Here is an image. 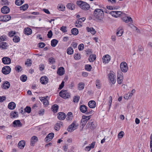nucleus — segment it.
Listing matches in <instances>:
<instances>
[{
  "mask_svg": "<svg viewBox=\"0 0 152 152\" xmlns=\"http://www.w3.org/2000/svg\"><path fill=\"white\" fill-rule=\"evenodd\" d=\"M76 3L80 8L85 11L88 10L90 7L89 4L82 1H78L76 2Z\"/></svg>",
  "mask_w": 152,
  "mask_h": 152,
  "instance_id": "obj_1",
  "label": "nucleus"
},
{
  "mask_svg": "<svg viewBox=\"0 0 152 152\" xmlns=\"http://www.w3.org/2000/svg\"><path fill=\"white\" fill-rule=\"evenodd\" d=\"M104 11L100 9H96L94 11V16L96 18L99 20H101L104 17Z\"/></svg>",
  "mask_w": 152,
  "mask_h": 152,
  "instance_id": "obj_2",
  "label": "nucleus"
},
{
  "mask_svg": "<svg viewBox=\"0 0 152 152\" xmlns=\"http://www.w3.org/2000/svg\"><path fill=\"white\" fill-rule=\"evenodd\" d=\"M59 95L64 99H66L70 97V94L66 90H62L59 93Z\"/></svg>",
  "mask_w": 152,
  "mask_h": 152,
  "instance_id": "obj_3",
  "label": "nucleus"
},
{
  "mask_svg": "<svg viewBox=\"0 0 152 152\" xmlns=\"http://www.w3.org/2000/svg\"><path fill=\"white\" fill-rule=\"evenodd\" d=\"M110 14H111L113 16L117 18L121 16H124L125 15V14L121 11H113L110 12Z\"/></svg>",
  "mask_w": 152,
  "mask_h": 152,
  "instance_id": "obj_4",
  "label": "nucleus"
},
{
  "mask_svg": "<svg viewBox=\"0 0 152 152\" xmlns=\"http://www.w3.org/2000/svg\"><path fill=\"white\" fill-rule=\"evenodd\" d=\"M75 123V121H74L68 127L67 130L68 132H72L77 128V126Z\"/></svg>",
  "mask_w": 152,
  "mask_h": 152,
  "instance_id": "obj_5",
  "label": "nucleus"
},
{
  "mask_svg": "<svg viewBox=\"0 0 152 152\" xmlns=\"http://www.w3.org/2000/svg\"><path fill=\"white\" fill-rule=\"evenodd\" d=\"M121 69L122 72H126L127 71L128 67L127 63L125 62H123L120 64Z\"/></svg>",
  "mask_w": 152,
  "mask_h": 152,
  "instance_id": "obj_6",
  "label": "nucleus"
},
{
  "mask_svg": "<svg viewBox=\"0 0 152 152\" xmlns=\"http://www.w3.org/2000/svg\"><path fill=\"white\" fill-rule=\"evenodd\" d=\"M1 71L3 74L6 75L10 73L11 69L9 66H6L2 68Z\"/></svg>",
  "mask_w": 152,
  "mask_h": 152,
  "instance_id": "obj_7",
  "label": "nucleus"
},
{
  "mask_svg": "<svg viewBox=\"0 0 152 152\" xmlns=\"http://www.w3.org/2000/svg\"><path fill=\"white\" fill-rule=\"evenodd\" d=\"M11 17L10 15H2L0 16V21L6 22L10 20Z\"/></svg>",
  "mask_w": 152,
  "mask_h": 152,
  "instance_id": "obj_8",
  "label": "nucleus"
},
{
  "mask_svg": "<svg viewBox=\"0 0 152 152\" xmlns=\"http://www.w3.org/2000/svg\"><path fill=\"white\" fill-rule=\"evenodd\" d=\"M85 20L86 18L84 17L78 19L75 23V26L78 28L81 27L82 26V22L84 21Z\"/></svg>",
  "mask_w": 152,
  "mask_h": 152,
  "instance_id": "obj_9",
  "label": "nucleus"
},
{
  "mask_svg": "<svg viewBox=\"0 0 152 152\" xmlns=\"http://www.w3.org/2000/svg\"><path fill=\"white\" fill-rule=\"evenodd\" d=\"M48 79L46 76H42L40 78V82L42 84H47L48 82Z\"/></svg>",
  "mask_w": 152,
  "mask_h": 152,
  "instance_id": "obj_10",
  "label": "nucleus"
},
{
  "mask_svg": "<svg viewBox=\"0 0 152 152\" xmlns=\"http://www.w3.org/2000/svg\"><path fill=\"white\" fill-rule=\"evenodd\" d=\"M109 77L111 83L113 84L115 83L116 81L115 75L112 73H110L109 74Z\"/></svg>",
  "mask_w": 152,
  "mask_h": 152,
  "instance_id": "obj_11",
  "label": "nucleus"
},
{
  "mask_svg": "<svg viewBox=\"0 0 152 152\" xmlns=\"http://www.w3.org/2000/svg\"><path fill=\"white\" fill-rule=\"evenodd\" d=\"M48 97V96L40 97V100L43 103L44 105L45 106H47L48 104V101L47 99Z\"/></svg>",
  "mask_w": 152,
  "mask_h": 152,
  "instance_id": "obj_12",
  "label": "nucleus"
},
{
  "mask_svg": "<svg viewBox=\"0 0 152 152\" xmlns=\"http://www.w3.org/2000/svg\"><path fill=\"white\" fill-rule=\"evenodd\" d=\"M2 62L5 64H9L11 63V60L10 58L7 57H4L2 59Z\"/></svg>",
  "mask_w": 152,
  "mask_h": 152,
  "instance_id": "obj_13",
  "label": "nucleus"
},
{
  "mask_svg": "<svg viewBox=\"0 0 152 152\" xmlns=\"http://www.w3.org/2000/svg\"><path fill=\"white\" fill-rule=\"evenodd\" d=\"M65 114L62 112L58 113L57 114V117L58 119L60 120H63L65 119L66 118Z\"/></svg>",
  "mask_w": 152,
  "mask_h": 152,
  "instance_id": "obj_14",
  "label": "nucleus"
},
{
  "mask_svg": "<svg viewBox=\"0 0 152 152\" xmlns=\"http://www.w3.org/2000/svg\"><path fill=\"white\" fill-rule=\"evenodd\" d=\"M38 139L36 136H33L31 138L30 145L31 146L34 145L35 143L38 141Z\"/></svg>",
  "mask_w": 152,
  "mask_h": 152,
  "instance_id": "obj_15",
  "label": "nucleus"
},
{
  "mask_svg": "<svg viewBox=\"0 0 152 152\" xmlns=\"http://www.w3.org/2000/svg\"><path fill=\"white\" fill-rule=\"evenodd\" d=\"M1 11L3 14H7L10 12V9L7 6H4L1 8Z\"/></svg>",
  "mask_w": 152,
  "mask_h": 152,
  "instance_id": "obj_16",
  "label": "nucleus"
},
{
  "mask_svg": "<svg viewBox=\"0 0 152 152\" xmlns=\"http://www.w3.org/2000/svg\"><path fill=\"white\" fill-rule=\"evenodd\" d=\"M111 57L109 55H106L103 58V62L105 63H108L110 60Z\"/></svg>",
  "mask_w": 152,
  "mask_h": 152,
  "instance_id": "obj_17",
  "label": "nucleus"
},
{
  "mask_svg": "<svg viewBox=\"0 0 152 152\" xmlns=\"http://www.w3.org/2000/svg\"><path fill=\"white\" fill-rule=\"evenodd\" d=\"M10 84L9 82L6 81L4 82L2 85L1 86L2 88L4 89H7L10 87Z\"/></svg>",
  "mask_w": 152,
  "mask_h": 152,
  "instance_id": "obj_18",
  "label": "nucleus"
},
{
  "mask_svg": "<svg viewBox=\"0 0 152 152\" xmlns=\"http://www.w3.org/2000/svg\"><path fill=\"white\" fill-rule=\"evenodd\" d=\"M13 124H14V127H21L22 126V124L21 123L20 121L19 120H15L13 122Z\"/></svg>",
  "mask_w": 152,
  "mask_h": 152,
  "instance_id": "obj_19",
  "label": "nucleus"
},
{
  "mask_svg": "<svg viewBox=\"0 0 152 152\" xmlns=\"http://www.w3.org/2000/svg\"><path fill=\"white\" fill-rule=\"evenodd\" d=\"M124 32L123 28L122 27H119L117 30L116 34L118 37H120L122 35Z\"/></svg>",
  "mask_w": 152,
  "mask_h": 152,
  "instance_id": "obj_20",
  "label": "nucleus"
},
{
  "mask_svg": "<svg viewBox=\"0 0 152 152\" xmlns=\"http://www.w3.org/2000/svg\"><path fill=\"white\" fill-rule=\"evenodd\" d=\"M88 106L90 108H94L96 106V103L94 101H90L88 103Z\"/></svg>",
  "mask_w": 152,
  "mask_h": 152,
  "instance_id": "obj_21",
  "label": "nucleus"
},
{
  "mask_svg": "<svg viewBox=\"0 0 152 152\" xmlns=\"http://www.w3.org/2000/svg\"><path fill=\"white\" fill-rule=\"evenodd\" d=\"M62 125V123L61 121H59L55 125L54 129L55 130L58 131L60 129L61 126Z\"/></svg>",
  "mask_w": 152,
  "mask_h": 152,
  "instance_id": "obj_22",
  "label": "nucleus"
},
{
  "mask_svg": "<svg viewBox=\"0 0 152 152\" xmlns=\"http://www.w3.org/2000/svg\"><path fill=\"white\" fill-rule=\"evenodd\" d=\"M80 110L83 113H85L87 110V107L85 105H82L80 106Z\"/></svg>",
  "mask_w": 152,
  "mask_h": 152,
  "instance_id": "obj_23",
  "label": "nucleus"
},
{
  "mask_svg": "<svg viewBox=\"0 0 152 152\" xmlns=\"http://www.w3.org/2000/svg\"><path fill=\"white\" fill-rule=\"evenodd\" d=\"M25 145V142L24 140H22L19 142L18 146L20 149H23Z\"/></svg>",
  "mask_w": 152,
  "mask_h": 152,
  "instance_id": "obj_24",
  "label": "nucleus"
},
{
  "mask_svg": "<svg viewBox=\"0 0 152 152\" xmlns=\"http://www.w3.org/2000/svg\"><path fill=\"white\" fill-rule=\"evenodd\" d=\"M57 73L60 76L64 74V68L63 67H60L57 71Z\"/></svg>",
  "mask_w": 152,
  "mask_h": 152,
  "instance_id": "obj_25",
  "label": "nucleus"
},
{
  "mask_svg": "<svg viewBox=\"0 0 152 152\" xmlns=\"http://www.w3.org/2000/svg\"><path fill=\"white\" fill-rule=\"evenodd\" d=\"M58 109V106L56 104L53 105L51 107L52 111L54 113H57Z\"/></svg>",
  "mask_w": 152,
  "mask_h": 152,
  "instance_id": "obj_26",
  "label": "nucleus"
},
{
  "mask_svg": "<svg viewBox=\"0 0 152 152\" xmlns=\"http://www.w3.org/2000/svg\"><path fill=\"white\" fill-rule=\"evenodd\" d=\"M16 107V104L14 102H10L8 106V108L10 110L14 109Z\"/></svg>",
  "mask_w": 152,
  "mask_h": 152,
  "instance_id": "obj_27",
  "label": "nucleus"
},
{
  "mask_svg": "<svg viewBox=\"0 0 152 152\" xmlns=\"http://www.w3.org/2000/svg\"><path fill=\"white\" fill-rule=\"evenodd\" d=\"M87 126L88 127L91 129H93L95 128L96 126L94 125V122L92 121H89L87 124Z\"/></svg>",
  "mask_w": 152,
  "mask_h": 152,
  "instance_id": "obj_28",
  "label": "nucleus"
},
{
  "mask_svg": "<svg viewBox=\"0 0 152 152\" xmlns=\"http://www.w3.org/2000/svg\"><path fill=\"white\" fill-rule=\"evenodd\" d=\"M24 32L25 34L28 35L31 34L32 30L29 28H27L24 29Z\"/></svg>",
  "mask_w": 152,
  "mask_h": 152,
  "instance_id": "obj_29",
  "label": "nucleus"
},
{
  "mask_svg": "<svg viewBox=\"0 0 152 152\" xmlns=\"http://www.w3.org/2000/svg\"><path fill=\"white\" fill-rule=\"evenodd\" d=\"M72 113L71 112H69L66 115V120L67 121L71 120H72Z\"/></svg>",
  "mask_w": 152,
  "mask_h": 152,
  "instance_id": "obj_30",
  "label": "nucleus"
},
{
  "mask_svg": "<svg viewBox=\"0 0 152 152\" xmlns=\"http://www.w3.org/2000/svg\"><path fill=\"white\" fill-rule=\"evenodd\" d=\"M96 58V55H91L89 57L88 60L90 62H93L95 60Z\"/></svg>",
  "mask_w": 152,
  "mask_h": 152,
  "instance_id": "obj_31",
  "label": "nucleus"
},
{
  "mask_svg": "<svg viewBox=\"0 0 152 152\" xmlns=\"http://www.w3.org/2000/svg\"><path fill=\"white\" fill-rule=\"evenodd\" d=\"M124 21L126 23H128L129 22H131L132 20V18L130 17L125 16L123 18Z\"/></svg>",
  "mask_w": 152,
  "mask_h": 152,
  "instance_id": "obj_32",
  "label": "nucleus"
},
{
  "mask_svg": "<svg viewBox=\"0 0 152 152\" xmlns=\"http://www.w3.org/2000/svg\"><path fill=\"white\" fill-rule=\"evenodd\" d=\"M85 84L83 82H80L78 84V89L79 90H83L84 88Z\"/></svg>",
  "mask_w": 152,
  "mask_h": 152,
  "instance_id": "obj_33",
  "label": "nucleus"
},
{
  "mask_svg": "<svg viewBox=\"0 0 152 152\" xmlns=\"http://www.w3.org/2000/svg\"><path fill=\"white\" fill-rule=\"evenodd\" d=\"M87 30L88 31L90 32L92 34H94L96 33L95 30L93 28L88 27L87 28Z\"/></svg>",
  "mask_w": 152,
  "mask_h": 152,
  "instance_id": "obj_34",
  "label": "nucleus"
},
{
  "mask_svg": "<svg viewBox=\"0 0 152 152\" xmlns=\"http://www.w3.org/2000/svg\"><path fill=\"white\" fill-rule=\"evenodd\" d=\"M67 8L71 10H74L75 9V5L72 3H69L66 5Z\"/></svg>",
  "mask_w": 152,
  "mask_h": 152,
  "instance_id": "obj_35",
  "label": "nucleus"
},
{
  "mask_svg": "<svg viewBox=\"0 0 152 152\" xmlns=\"http://www.w3.org/2000/svg\"><path fill=\"white\" fill-rule=\"evenodd\" d=\"M24 2V0H16L15 4L18 6H20Z\"/></svg>",
  "mask_w": 152,
  "mask_h": 152,
  "instance_id": "obj_36",
  "label": "nucleus"
},
{
  "mask_svg": "<svg viewBox=\"0 0 152 152\" xmlns=\"http://www.w3.org/2000/svg\"><path fill=\"white\" fill-rule=\"evenodd\" d=\"M67 53L69 55H71L73 54L74 50L73 48L71 47H69L66 50Z\"/></svg>",
  "mask_w": 152,
  "mask_h": 152,
  "instance_id": "obj_37",
  "label": "nucleus"
},
{
  "mask_svg": "<svg viewBox=\"0 0 152 152\" xmlns=\"http://www.w3.org/2000/svg\"><path fill=\"white\" fill-rule=\"evenodd\" d=\"M28 5L27 4H25L23 5L20 7V10L25 11L26 10L28 7Z\"/></svg>",
  "mask_w": 152,
  "mask_h": 152,
  "instance_id": "obj_38",
  "label": "nucleus"
},
{
  "mask_svg": "<svg viewBox=\"0 0 152 152\" xmlns=\"http://www.w3.org/2000/svg\"><path fill=\"white\" fill-rule=\"evenodd\" d=\"M71 31L72 34L75 35H77L78 33V30L76 28L72 29Z\"/></svg>",
  "mask_w": 152,
  "mask_h": 152,
  "instance_id": "obj_39",
  "label": "nucleus"
},
{
  "mask_svg": "<svg viewBox=\"0 0 152 152\" xmlns=\"http://www.w3.org/2000/svg\"><path fill=\"white\" fill-rule=\"evenodd\" d=\"M58 41L57 40L53 39L51 41V45L52 47H55L58 43Z\"/></svg>",
  "mask_w": 152,
  "mask_h": 152,
  "instance_id": "obj_40",
  "label": "nucleus"
},
{
  "mask_svg": "<svg viewBox=\"0 0 152 152\" xmlns=\"http://www.w3.org/2000/svg\"><path fill=\"white\" fill-rule=\"evenodd\" d=\"M85 118H82L81 120V122L80 123V125L83 126V127L86 124V123L87 122V120H85Z\"/></svg>",
  "mask_w": 152,
  "mask_h": 152,
  "instance_id": "obj_41",
  "label": "nucleus"
},
{
  "mask_svg": "<svg viewBox=\"0 0 152 152\" xmlns=\"http://www.w3.org/2000/svg\"><path fill=\"white\" fill-rule=\"evenodd\" d=\"M0 47L3 49H6L7 47V43L6 42H2L0 44Z\"/></svg>",
  "mask_w": 152,
  "mask_h": 152,
  "instance_id": "obj_42",
  "label": "nucleus"
},
{
  "mask_svg": "<svg viewBox=\"0 0 152 152\" xmlns=\"http://www.w3.org/2000/svg\"><path fill=\"white\" fill-rule=\"evenodd\" d=\"M13 41L15 42H18L20 41V38L18 36H15L13 39Z\"/></svg>",
  "mask_w": 152,
  "mask_h": 152,
  "instance_id": "obj_43",
  "label": "nucleus"
},
{
  "mask_svg": "<svg viewBox=\"0 0 152 152\" xmlns=\"http://www.w3.org/2000/svg\"><path fill=\"white\" fill-rule=\"evenodd\" d=\"M20 79L22 82H25L27 80V77L25 75H23L20 76Z\"/></svg>",
  "mask_w": 152,
  "mask_h": 152,
  "instance_id": "obj_44",
  "label": "nucleus"
},
{
  "mask_svg": "<svg viewBox=\"0 0 152 152\" xmlns=\"http://www.w3.org/2000/svg\"><path fill=\"white\" fill-rule=\"evenodd\" d=\"M80 99V96H74L73 98V102L75 103L76 102L77 103L79 101Z\"/></svg>",
  "mask_w": 152,
  "mask_h": 152,
  "instance_id": "obj_45",
  "label": "nucleus"
},
{
  "mask_svg": "<svg viewBox=\"0 0 152 152\" xmlns=\"http://www.w3.org/2000/svg\"><path fill=\"white\" fill-rule=\"evenodd\" d=\"M24 110L26 112L29 113L31 111V108L30 107L26 106Z\"/></svg>",
  "mask_w": 152,
  "mask_h": 152,
  "instance_id": "obj_46",
  "label": "nucleus"
},
{
  "mask_svg": "<svg viewBox=\"0 0 152 152\" xmlns=\"http://www.w3.org/2000/svg\"><path fill=\"white\" fill-rule=\"evenodd\" d=\"M124 134V132L123 131L120 132L118 135V138H122L123 137Z\"/></svg>",
  "mask_w": 152,
  "mask_h": 152,
  "instance_id": "obj_47",
  "label": "nucleus"
},
{
  "mask_svg": "<svg viewBox=\"0 0 152 152\" xmlns=\"http://www.w3.org/2000/svg\"><path fill=\"white\" fill-rule=\"evenodd\" d=\"M96 86L98 88H100L101 85L100 83V81L99 80L97 79L96 80Z\"/></svg>",
  "mask_w": 152,
  "mask_h": 152,
  "instance_id": "obj_48",
  "label": "nucleus"
},
{
  "mask_svg": "<svg viewBox=\"0 0 152 152\" xmlns=\"http://www.w3.org/2000/svg\"><path fill=\"white\" fill-rule=\"evenodd\" d=\"M74 58L76 60H79L81 58L80 54L79 53L75 54H74Z\"/></svg>",
  "mask_w": 152,
  "mask_h": 152,
  "instance_id": "obj_49",
  "label": "nucleus"
},
{
  "mask_svg": "<svg viewBox=\"0 0 152 152\" xmlns=\"http://www.w3.org/2000/svg\"><path fill=\"white\" fill-rule=\"evenodd\" d=\"M85 69L87 70L90 71L92 69L91 66L90 65H86L85 66Z\"/></svg>",
  "mask_w": 152,
  "mask_h": 152,
  "instance_id": "obj_50",
  "label": "nucleus"
},
{
  "mask_svg": "<svg viewBox=\"0 0 152 152\" xmlns=\"http://www.w3.org/2000/svg\"><path fill=\"white\" fill-rule=\"evenodd\" d=\"M47 136L49 138V139L50 140H52L54 137V134L53 133L51 132L49 133Z\"/></svg>",
  "mask_w": 152,
  "mask_h": 152,
  "instance_id": "obj_51",
  "label": "nucleus"
},
{
  "mask_svg": "<svg viewBox=\"0 0 152 152\" xmlns=\"http://www.w3.org/2000/svg\"><path fill=\"white\" fill-rule=\"evenodd\" d=\"M11 115L13 118H15L18 116V113L16 112H14L13 113H11Z\"/></svg>",
  "mask_w": 152,
  "mask_h": 152,
  "instance_id": "obj_52",
  "label": "nucleus"
},
{
  "mask_svg": "<svg viewBox=\"0 0 152 152\" xmlns=\"http://www.w3.org/2000/svg\"><path fill=\"white\" fill-rule=\"evenodd\" d=\"M93 113V111L92 110L89 109H88L87 108V110L86 112V113L87 115H90L92 114Z\"/></svg>",
  "mask_w": 152,
  "mask_h": 152,
  "instance_id": "obj_53",
  "label": "nucleus"
},
{
  "mask_svg": "<svg viewBox=\"0 0 152 152\" xmlns=\"http://www.w3.org/2000/svg\"><path fill=\"white\" fill-rule=\"evenodd\" d=\"M58 6H59L58 7V9L59 10L62 11L64 10L65 7H64L63 5L61 4L60 5H58Z\"/></svg>",
  "mask_w": 152,
  "mask_h": 152,
  "instance_id": "obj_54",
  "label": "nucleus"
},
{
  "mask_svg": "<svg viewBox=\"0 0 152 152\" xmlns=\"http://www.w3.org/2000/svg\"><path fill=\"white\" fill-rule=\"evenodd\" d=\"M117 78L118 77H123V74L121 71H119L118 72L117 74Z\"/></svg>",
  "mask_w": 152,
  "mask_h": 152,
  "instance_id": "obj_55",
  "label": "nucleus"
},
{
  "mask_svg": "<svg viewBox=\"0 0 152 152\" xmlns=\"http://www.w3.org/2000/svg\"><path fill=\"white\" fill-rule=\"evenodd\" d=\"M53 35V33L51 30H50L48 32L47 34L48 37V38H50L52 37Z\"/></svg>",
  "mask_w": 152,
  "mask_h": 152,
  "instance_id": "obj_56",
  "label": "nucleus"
},
{
  "mask_svg": "<svg viewBox=\"0 0 152 152\" xmlns=\"http://www.w3.org/2000/svg\"><path fill=\"white\" fill-rule=\"evenodd\" d=\"M49 61L50 63L53 64L55 62V59L51 57L49 59Z\"/></svg>",
  "mask_w": 152,
  "mask_h": 152,
  "instance_id": "obj_57",
  "label": "nucleus"
},
{
  "mask_svg": "<svg viewBox=\"0 0 152 152\" xmlns=\"http://www.w3.org/2000/svg\"><path fill=\"white\" fill-rule=\"evenodd\" d=\"M84 47V45L83 44H80L78 46V49L80 51L82 50H83Z\"/></svg>",
  "mask_w": 152,
  "mask_h": 152,
  "instance_id": "obj_58",
  "label": "nucleus"
},
{
  "mask_svg": "<svg viewBox=\"0 0 152 152\" xmlns=\"http://www.w3.org/2000/svg\"><path fill=\"white\" fill-rule=\"evenodd\" d=\"M123 77H118L117 78V81L118 84H121L123 80Z\"/></svg>",
  "mask_w": 152,
  "mask_h": 152,
  "instance_id": "obj_59",
  "label": "nucleus"
},
{
  "mask_svg": "<svg viewBox=\"0 0 152 152\" xmlns=\"http://www.w3.org/2000/svg\"><path fill=\"white\" fill-rule=\"evenodd\" d=\"M60 30L64 33H65L67 32L66 27V26H62Z\"/></svg>",
  "mask_w": 152,
  "mask_h": 152,
  "instance_id": "obj_60",
  "label": "nucleus"
},
{
  "mask_svg": "<svg viewBox=\"0 0 152 152\" xmlns=\"http://www.w3.org/2000/svg\"><path fill=\"white\" fill-rule=\"evenodd\" d=\"M6 99V97L5 96H0V102H2Z\"/></svg>",
  "mask_w": 152,
  "mask_h": 152,
  "instance_id": "obj_61",
  "label": "nucleus"
},
{
  "mask_svg": "<svg viewBox=\"0 0 152 152\" xmlns=\"http://www.w3.org/2000/svg\"><path fill=\"white\" fill-rule=\"evenodd\" d=\"M45 46V44L42 42L39 43L38 44V46L41 48H44Z\"/></svg>",
  "mask_w": 152,
  "mask_h": 152,
  "instance_id": "obj_62",
  "label": "nucleus"
},
{
  "mask_svg": "<svg viewBox=\"0 0 152 152\" xmlns=\"http://www.w3.org/2000/svg\"><path fill=\"white\" fill-rule=\"evenodd\" d=\"M6 39V37L5 36H2L0 37V42H1L2 41H5Z\"/></svg>",
  "mask_w": 152,
  "mask_h": 152,
  "instance_id": "obj_63",
  "label": "nucleus"
},
{
  "mask_svg": "<svg viewBox=\"0 0 152 152\" xmlns=\"http://www.w3.org/2000/svg\"><path fill=\"white\" fill-rule=\"evenodd\" d=\"M21 69V67L20 66H17L15 67V70L18 72L20 71V69Z\"/></svg>",
  "mask_w": 152,
  "mask_h": 152,
  "instance_id": "obj_64",
  "label": "nucleus"
}]
</instances>
